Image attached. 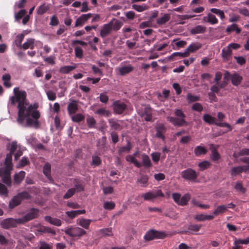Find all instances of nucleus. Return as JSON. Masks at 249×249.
<instances>
[{
  "label": "nucleus",
  "instance_id": "1",
  "mask_svg": "<svg viewBox=\"0 0 249 249\" xmlns=\"http://www.w3.org/2000/svg\"><path fill=\"white\" fill-rule=\"evenodd\" d=\"M26 93L22 90L18 94V109L17 122L19 125L24 127L38 128L39 126L38 119L40 114L37 109V104L30 105L27 107L25 103Z\"/></svg>",
  "mask_w": 249,
  "mask_h": 249
},
{
  "label": "nucleus",
  "instance_id": "2",
  "mask_svg": "<svg viewBox=\"0 0 249 249\" xmlns=\"http://www.w3.org/2000/svg\"><path fill=\"white\" fill-rule=\"evenodd\" d=\"M6 148L9 151V153L7 154L5 159L4 166L0 168V178H1L4 183L10 185L11 184V172L13 169L12 156L18 148L16 141L8 143Z\"/></svg>",
  "mask_w": 249,
  "mask_h": 249
},
{
  "label": "nucleus",
  "instance_id": "3",
  "mask_svg": "<svg viewBox=\"0 0 249 249\" xmlns=\"http://www.w3.org/2000/svg\"><path fill=\"white\" fill-rule=\"evenodd\" d=\"M174 114L177 118L173 116H167V120L175 126H183L188 125V123L185 120L186 115L183 111L179 108L175 110Z\"/></svg>",
  "mask_w": 249,
  "mask_h": 249
},
{
  "label": "nucleus",
  "instance_id": "4",
  "mask_svg": "<svg viewBox=\"0 0 249 249\" xmlns=\"http://www.w3.org/2000/svg\"><path fill=\"white\" fill-rule=\"evenodd\" d=\"M167 235V234L165 231L150 229L146 232L143 239L145 241H149L154 239H163Z\"/></svg>",
  "mask_w": 249,
  "mask_h": 249
},
{
  "label": "nucleus",
  "instance_id": "5",
  "mask_svg": "<svg viewBox=\"0 0 249 249\" xmlns=\"http://www.w3.org/2000/svg\"><path fill=\"white\" fill-rule=\"evenodd\" d=\"M199 173L191 168H188L181 172V177L184 179L191 182H196Z\"/></svg>",
  "mask_w": 249,
  "mask_h": 249
},
{
  "label": "nucleus",
  "instance_id": "6",
  "mask_svg": "<svg viewBox=\"0 0 249 249\" xmlns=\"http://www.w3.org/2000/svg\"><path fill=\"white\" fill-rule=\"evenodd\" d=\"M242 79V77L236 72L231 74L228 71H226L224 74V79L226 81V84L231 80L233 85L238 86L241 84Z\"/></svg>",
  "mask_w": 249,
  "mask_h": 249
},
{
  "label": "nucleus",
  "instance_id": "7",
  "mask_svg": "<svg viewBox=\"0 0 249 249\" xmlns=\"http://www.w3.org/2000/svg\"><path fill=\"white\" fill-rule=\"evenodd\" d=\"M39 213V210L36 208H31L29 211L22 217L19 218L18 221L21 224L30 221L37 217Z\"/></svg>",
  "mask_w": 249,
  "mask_h": 249
},
{
  "label": "nucleus",
  "instance_id": "8",
  "mask_svg": "<svg viewBox=\"0 0 249 249\" xmlns=\"http://www.w3.org/2000/svg\"><path fill=\"white\" fill-rule=\"evenodd\" d=\"M65 233L72 237H80L87 233L86 231L83 229L77 227H71L66 229Z\"/></svg>",
  "mask_w": 249,
  "mask_h": 249
},
{
  "label": "nucleus",
  "instance_id": "9",
  "mask_svg": "<svg viewBox=\"0 0 249 249\" xmlns=\"http://www.w3.org/2000/svg\"><path fill=\"white\" fill-rule=\"evenodd\" d=\"M18 220H19V218H7L2 220L0 222V226L3 229L16 228L18 224H21Z\"/></svg>",
  "mask_w": 249,
  "mask_h": 249
},
{
  "label": "nucleus",
  "instance_id": "10",
  "mask_svg": "<svg viewBox=\"0 0 249 249\" xmlns=\"http://www.w3.org/2000/svg\"><path fill=\"white\" fill-rule=\"evenodd\" d=\"M114 112L118 114H122L126 109V105L123 102L116 101L113 103Z\"/></svg>",
  "mask_w": 249,
  "mask_h": 249
},
{
  "label": "nucleus",
  "instance_id": "11",
  "mask_svg": "<svg viewBox=\"0 0 249 249\" xmlns=\"http://www.w3.org/2000/svg\"><path fill=\"white\" fill-rule=\"evenodd\" d=\"M70 103L67 107L69 114L75 113L78 110V101L71 98L69 99Z\"/></svg>",
  "mask_w": 249,
  "mask_h": 249
},
{
  "label": "nucleus",
  "instance_id": "12",
  "mask_svg": "<svg viewBox=\"0 0 249 249\" xmlns=\"http://www.w3.org/2000/svg\"><path fill=\"white\" fill-rule=\"evenodd\" d=\"M201 225L190 224L188 225L187 229L182 231L183 233H189L192 234H196V232L199 231L201 228Z\"/></svg>",
  "mask_w": 249,
  "mask_h": 249
},
{
  "label": "nucleus",
  "instance_id": "13",
  "mask_svg": "<svg viewBox=\"0 0 249 249\" xmlns=\"http://www.w3.org/2000/svg\"><path fill=\"white\" fill-rule=\"evenodd\" d=\"M51 164L47 162L46 163L43 167V172L46 177L48 178L49 181L51 183L53 182V179L51 177Z\"/></svg>",
  "mask_w": 249,
  "mask_h": 249
},
{
  "label": "nucleus",
  "instance_id": "14",
  "mask_svg": "<svg viewBox=\"0 0 249 249\" xmlns=\"http://www.w3.org/2000/svg\"><path fill=\"white\" fill-rule=\"evenodd\" d=\"M108 24L110 25L112 30L115 31L119 30L122 26L121 21L115 18H112L108 22Z\"/></svg>",
  "mask_w": 249,
  "mask_h": 249
},
{
  "label": "nucleus",
  "instance_id": "15",
  "mask_svg": "<svg viewBox=\"0 0 249 249\" xmlns=\"http://www.w3.org/2000/svg\"><path fill=\"white\" fill-rule=\"evenodd\" d=\"M112 29L108 23L103 25V27L101 29L100 36L104 38L110 34L112 31Z\"/></svg>",
  "mask_w": 249,
  "mask_h": 249
},
{
  "label": "nucleus",
  "instance_id": "16",
  "mask_svg": "<svg viewBox=\"0 0 249 249\" xmlns=\"http://www.w3.org/2000/svg\"><path fill=\"white\" fill-rule=\"evenodd\" d=\"M162 16L158 18L156 20V23L159 26L165 24L170 19V15L167 13H161Z\"/></svg>",
  "mask_w": 249,
  "mask_h": 249
},
{
  "label": "nucleus",
  "instance_id": "17",
  "mask_svg": "<svg viewBox=\"0 0 249 249\" xmlns=\"http://www.w3.org/2000/svg\"><path fill=\"white\" fill-rule=\"evenodd\" d=\"M44 219L46 222L57 227L61 226L62 224L61 220L58 218L52 217L51 216H46Z\"/></svg>",
  "mask_w": 249,
  "mask_h": 249
},
{
  "label": "nucleus",
  "instance_id": "18",
  "mask_svg": "<svg viewBox=\"0 0 249 249\" xmlns=\"http://www.w3.org/2000/svg\"><path fill=\"white\" fill-rule=\"evenodd\" d=\"M133 70V67L130 65L124 66H121L117 68L119 74L121 75H124L130 72Z\"/></svg>",
  "mask_w": 249,
  "mask_h": 249
},
{
  "label": "nucleus",
  "instance_id": "19",
  "mask_svg": "<svg viewBox=\"0 0 249 249\" xmlns=\"http://www.w3.org/2000/svg\"><path fill=\"white\" fill-rule=\"evenodd\" d=\"M109 125L112 129L115 130H120L122 129V126L119 123V121L117 120L114 119H109L108 120Z\"/></svg>",
  "mask_w": 249,
  "mask_h": 249
},
{
  "label": "nucleus",
  "instance_id": "20",
  "mask_svg": "<svg viewBox=\"0 0 249 249\" xmlns=\"http://www.w3.org/2000/svg\"><path fill=\"white\" fill-rule=\"evenodd\" d=\"M50 8V4L42 3L36 9V13L39 15H42L47 12Z\"/></svg>",
  "mask_w": 249,
  "mask_h": 249
},
{
  "label": "nucleus",
  "instance_id": "21",
  "mask_svg": "<svg viewBox=\"0 0 249 249\" xmlns=\"http://www.w3.org/2000/svg\"><path fill=\"white\" fill-rule=\"evenodd\" d=\"M142 166L145 168H149L152 166V163L149 156L143 153L142 155Z\"/></svg>",
  "mask_w": 249,
  "mask_h": 249
},
{
  "label": "nucleus",
  "instance_id": "22",
  "mask_svg": "<svg viewBox=\"0 0 249 249\" xmlns=\"http://www.w3.org/2000/svg\"><path fill=\"white\" fill-rule=\"evenodd\" d=\"M213 218V215L204 214L202 213L196 214L194 216V219L198 221H202L208 220H212Z\"/></svg>",
  "mask_w": 249,
  "mask_h": 249
},
{
  "label": "nucleus",
  "instance_id": "23",
  "mask_svg": "<svg viewBox=\"0 0 249 249\" xmlns=\"http://www.w3.org/2000/svg\"><path fill=\"white\" fill-rule=\"evenodd\" d=\"M232 51L230 48L227 46L226 48H224L222 50L221 56L224 60H228L231 56Z\"/></svg>",
  "mask_w": 249,
  "mask_h": 249
},
{
  "label": "nucleus",
  "instance_id": "24",
  "mask_svg": "<svg viewBox=\"0 0 249 249\" xmlns=\"http://www.w3.org/2000/svg\"><path fill=\"white\" fill-rule=\"evenodd\" d=\"M201 47V44L198 42L192 43L186 49L187 53H194Z\"/></svg>",
  "mask_w": 249,
  "mask_h": 249
},
{
  "label": "nucleus",
  "instance_id": "25",
  "mask_svg": "<svg viewBox=\"0 0 249 249\" xmlns=\"http://www.w3.org/2000/svg\"><path fill=\"white\" fill-rule=\"evenodd\" d=\"M233 188L237 192L242 194H244L247 191L246 188L244 187L242 182L240 181L235 182Z\"/></svg>",
  "mask_w": 249,
  "mask_h": 249
},
{
  "label": "nucleus",
  "instance_id": "26",
  "mask_svg": "<svg viewBox=\"0 0 249 249\" xmlns=\"http://www.w3.org/2000/svg\"><path fill=\"white\" fill-rule=\"evenodd\" d=\"M93 221V220L80 218L77 220V224L84 229H89L90 224L91 222Z\"/></svg>",
  "mask_w": 249,
  "mask_h": 249
},
{
  "label": "nucleus",
  "instance_id": "27",
  "mask_svg": "<svg viewBox=\"0 0 249 249\" xmlns=\"http://www.w3.org/2000/svg\"><path fill=\"white\" fill-rule=\"evenodd\" d=\"M21 202V201L16 195L14 196L10 200L9 203V207L10 209H12L15 207L19 205Z\"/></svg>",
  "mask_w": 249,
  "mask_h": 249
},
{
  "label": "nucleus",
  "instance_id": "28",
  "mask_svg": "<svg viewBox=\"0 0 249 249\" xmlns=\"http://www.w3.org/2000/svg\"><path fill=\"white\" fill-rule=\"evenodd\" d=\"M206 28L202 25H197L193 28L190 33L193 35H196L198 34H203L205 32Z\"/></svg>",
  "mask_w": 249,
  "mask_h": 249
},
{
  "label": "nucleus",
  "instance_id": "29",
  "mask_svg": "<svg viewBox=\"0 0 249 249\" xmlns=\"http://www.w3.org/2000/svg\"><path fill=\"white\" fill-rule=\"evenodd\" d=\"M35 39L30 38L27 39L26 41L22 45V48L24 50H26L29 48L33 49L34 48L35 45Z\"/></svg>",
  "mask_w": 249,
  "mask_h": 249
},
{
  "label": "nucleus",
  "instance_id": "30",
  "mask_svg": "<svg viewBox=\"0 0 249 249\" xmlns=\"http://www.w3.org/2000/svg\"><path fill=\"white\" fill-rule=\"evenodd\" d=\"M76 68L75 64L72 66H65L60 68L59 72L62 74H67L70 71H72Z\"/></svg>",
  "mask_w": 249,
  "mask_h": 249
},
{
  "label": "nucleus",
  "instance_id": "31",
  "mask_svg": "<svg viewBox=\"0 0 249 249\" xmlns=\"http://www.w3.org/2000/svg\"><path fill=\"white\" fill-rule=\"evenodd\" d=\"M125 160L127 161L130 162L131 163H132L134 164V165L137 167V168H141L142 166V163L138 161L135 157H134V156H132L131 155H127L125 157Z\"/></svg>",
  "mask_w": 249,
  "mask_h": 249
},
{
  "label": "nucleus",
  "instance_id": "32",
  "mask_svg": "<svg viewBox=\"0 0 249 249\" xmlns=\"http://www.w3.org/2000/svg\"><path fill=\"white\" fill-rule=\"evenodd\" d=\"M245 166H238L233 167L231 170V175L232 177L236 176L242 173L244 170Z\"/></svg>",
  "mask_w": 249,
  "mask_h": 249
},
{
  "label": "nucleus",
  "instance_id": "33",
  "mask_svg": "<svg viewBox=\"0 0 249 249\" xmlns=\"http://www.w3.org/2000/svg\"><path fill=\"white\" fill-rule=\"evenodd\" d=\"M24 35L23 34H19L16 36L15 39L13 44L19 48H22L21 42L24 38Z\"/></svg>",
  "mask_w": 249,
  "mask_h": 249
},
{
  "label": "nucleus",
  "instance_id": "34",
  "mask_svg": "<svg viewBox=\"0 0 249 249\" xmlns=\"http://www.w3.org/2000/svg\"><path fill=\"white\" fill-rule=\"evenodd\" d=\"M207 152V149L204 147L200 145L196 146L194 149V153L196 156H199L201 155H204Z\"/></svg>",
  "mask_w": 249,
  "mask_h": 249
},
{
  "label": "nucleus",
  "instance_id": "35",
  "mask_svg": "<svg viewBox=\"0 0 249 249\" xmlns=\"http://www.w3.org/2000/svg\"><path fill=\"white\" fill-rule=\"evenodd\" d=\"M227 210V207L226 205H222L218 206L215 210L213 212V214L212 215H213V217L214 216L218 215L220 214H222L225 212Z\"/></svg>",
  "mask_w": 249,
  "mask_h": 249
},
{
  "label": "nucleus",
  "instance_id": "36",
  "mask_svg": "<svg viewBox=\"0 0 249 249\" xmlns=\"http://www.w3.org/2000/svg\"><path fill=\"white\" fill-rule=\"evenodd\" d=\"M203 119L205 122L209 124H213L216 125V123H217V122H216L215 121L216 119L214 117L208 114H204V115L203 116Z\"/></svg>",
  "mask_w": 249,
  "mask_h": 249
},
{
  "label": "nucleus",
  "instance_id": "37",
  "mask_svg": "<svg viewBox=\"0 0 249 249\" xmlns=\"http://www.w3.org/2000/svg\"><path fill=\"white\" fill-rule=\"evenodd\" d=\"M149 178L146 175H142L139 178H138L137 181L141 184L142 187H146L148 185V181Z\"/></svg>",
  "mask_w": 249,
  "mask_h": 249
},
{
  "label": "nucleus",
  "instance_id": "38",
  "mask_svg": "<svg viewBox=\"0 0 249 249\" xmlns=\"http://www.w3.org/2000/svg\"><path fill=\"white\" fill-rule=\"evenodd\" d=\"M132 8L138 12H142L149 8V6L145 3L142 5L133 4Z\"/></svg>",
  "mask_w": 249,
  "mask_h": 249
},
{
  "label": "nucleus",
  "instance_id": "39",
  "mask_svg": "<svg viewBox=\"0 0 249 249\" xmlns=\"http://www.w3.org/2000/svg\"><path fill=\"white\" fill-rule=\"evenodd\" d=\"M25 176V172L20 171L18 173L16 174L14 176L15 181L18 184L20 183L23 179Z\"/></svg>",
  "mask_w": 249,
  "mask_h": 249
},
{
  "label": "nucleus",
  "instance_id": "40",
  "mask_svg": "<svg viewBox=\"0 0 249 249\" xmlns=\"http://www.w3.org/2000/svg\"><path fill=\"white\" fill-rule=\"evenodd\" d=\"M131 149V145L130 142H127L125 146H122L119 148L118 153L119 155H121L124 152H128Z\"/></svg>",
  "mask_w": 249,
  "mask_h": 249
},
{
  "label": "nucleus",
  "instance_id": "41",
  "mask_svg": "<svg viewBox=\"0 0 249 249\" xmlns=\"http://www.w3.org/2000/svg\"><path fill=\"white\" fill-rule=\"evenodd\" d=\"M16 196L19 198V199H20L21 201L24 199H30L31 197L30 194L26 191L20 192L18 193Z\"/></svg>",
  "mask_w": 249,
  "mask_h": 249
},
{
  "label": "nucleus",
  "instance_id": "42",
  "mask_svg": "<svg viewBox=\"0 0 249 249\" xmlns=\"http://www.w3.org/2000/svg\"><path fill=\"white\" fill-rule=\"evenodd\" d=\"M186 100L189 103L198 101L200 100V97L198 95H194L188 93L186 96Z\"/></svg>",
  "mask_w": 249,
  "mask_h": 249
},
{
  "label": "nucleus",
  "instance_id": "43",
  "mask_svg": "<svg viewBox=\"0 0 249 249\" xmlns=\"http://www.w3.org/2000/svg\"><path fill=\"white\" fill-rule=\"evenodd\" d=\"M233 31H235L236 34H239L241 32V29L238 27L236 24L233 23L227 27L226 32L227 33H231Z\"/></svg>",
  "mask_w": 249,
  "mask_h": 249
},
{
  "label": "nucleus",
  "instance_id": "44",
  "mask_svg": "<svg viewBox=\"0 0 249 249\" xmlns=\"http://www.w3.org/2000/svg\"><path fill=\"white\" fill-rule=\"evenodd\" d=\"M86 122L89 128H91L96 127V121L93 117L88 116L87 118Z\"/></svg>",
  "mask_w": 249,
  "mask_h": 249
},
{
  "label": "nucleus",
  "instance_id": "45",
  "mask_svg": "<svg viewBox=\"0 0 249 249\" xmlns=\"http://www.w3.org/2000/svg\"><path fill=\"white\" fill-rule=\"evenodd\" d=\"M190 199V195L189 194L187 193L181 197L179 201V205L185 206L187 203Z\"/></svg>",
  "mask_w": 249,
  "mask_h": 249
},
{
  "label": "nucleus",
  "instance_id": "46",
  "mask_svg": "<svg viewBox=\"0 0 249 249\" xmlns=\"http://www.w3.org/2000/svg\"><path fill=\"white\" fill-rule=\"evenodd\" d=\"M151 191L152 194V197L153 199L158 197H163L164 196V194L160 189H156Z\"/></svg>",
  "mask_w": 249,
  "mask_h": 249
},
{
  "label": "nucleus",
  "instance_id": "47",
  "mask_svg": "<svg viewBox=\"0 0 249 249\" xmlns=\"http://www.w3.org/2000/svg\"><path fill=\"white\" fill-rule=\"evenodd\" d=\"M210 158L213 162H217L218 160L220 158V155L216 149H213L212 150Z\"/></svg>",
  "mask_w": 249,
  "mask_h": 249
},
{
  "label": "nucleus",
  "instance_id": "48",
  "mask_svg": "<svg viewBox=\"0 0 249 249\" xmlns=\"http://www.w3.org/2000/svg\"><path fill=\"white\" fill-rule=\"evenodd\" d=\"M207 21L212 25L216 24L218 23V20L215 16L210 13L208 14Z\"/></svg>",
  "mask_w": 249,
  "mask_h": 249
},
{
  "label": "nucleus",
  "instance_id": "49",
  "mask_svg": "<svg viewBox=\"0 0 249 249\" xmlns=\"http://www.w3.org/2000/svg\"><path fill=\"white\" fill-rule=\"evenodd\" d=\"M85 119V117L81 113H77L71 116V120L73 122L79 123Z\"/></svg>",
  "mask_w": 249,
  "mask_h": 249
},
{
  "label": "nucleus",
  "instance_id": "50",
  "mask_svg": "<svg viewBox=\"0 0 249 249\" xmlns=\"http://www.w3.org/2000/svg\"><path fill=\"white\" fill-rule=\"evenodd\" d=\"M191 203L195 206H198L203 209H208L210 207L209 205L202 204L199 202L196 201L195 199H193L192 200Z\"/></svg>",
  "mask_w": 249,
  "mask_h": 249
},
{
  "label": "nucleus",
  "instance_id": "51",
  "mask_svg": "<svg viewBox=\"0 0 249 249\" xmlns=\"http://www.w3.org/2000/svg\"><path fill=\"white\" fill-rule=\"evenodd\" d=\"M188 56V53H187L186 51V50L184 52H175V53H173L170 56H169V58L170 59H173V58L174 57H175V56H178L180 58H183V57H187Z\"/></svg>",
  "mask_w": 249,
  "mask_h": 249
},
{
  "label": "nucleus",
  "instance_id": "52",
  "mask_svg": "<svg viewBox=\"0 0 249 249\" xmlns=\"http://www.w3.org/2000/svg\"><path fill=\"white\" fill-rule=\"evenodd\" d=\"M210 10L213 13L218 16L221 19H223L225 18V15L223 11L215 8H213L211 9Z\"/></svg>",
  "mask_w": 249,
  "mask_h": 249
},
{
  "label": "nucleus",
  "instance_id": "53",
  "mask_svg": "<svg viewBox=\"0 0 249 249\" xmlns=\"http://www.w3.org/2000/svg\"><path fill=\"white\" fill-rule=\"evenodd\" d=\"M95 113L104 116L105 117H108L110 115V113L109 111L104 108H100L98 109Z\"/></svg>",
  "mask_w": 249,
  "mask_h": 249
},
{
  "label": "nucleus",
  "instance_id": "54",
  "mask_svg": "<svg viewBox=\"0 0 249 249\" xmlns=\"http://www.w3.org/2000/svg\"><path fill=\"white\" fill-rule=\"evenodd\" d=\"M211 165L210 162L208 160H204L201 162H199L198 166L200 171H203L208 168Z\"/></svg>",
  "mask_w": 249,
  "mask_h": 249
},
{
  "label": "nucleus",
  "instance_id": "55",
  "mask_svg": "<svg viewBox=\"0 0 249 249\" xmlns=\"http://www.w3.org/2000/svg\"><path fill=\"white\" fill-rule=\"evenodd\" d=\"M76 192V190L74 188L69 189L63 196L64 199H68L72 196Z\"/></svg>",
  "mask_w": 249,
  "mask_h": 249
},
{
  "label": "nucleus",
  "instance_id": "56",
  "mask_svg": "<svg viewBox=\"0 0 249 249\" xmlns=\"http://www.w3.org/2000/svg\"><path fill=\"white\" fill-rule=\"evenodd\" d=\"M99 232L105 236H110L112 235V228H111L100 229Z\"/></svg>",
  "mask_w": 249,
  "mask_h": 249
},
{
  "label": "nucleus",
  "instance_id": "57",
  "mask_svg": "<svg viewBox=\"0 0 249 249\" xmlns=\"http://www.w3.org/2000/svg\"><path fill=\"white\" fill-rule=\"evenodd\" d=\"M92 160L91 163V165L94 167H96L99 166L101 164V160L99 157L97 156H92Z\"/></svg>",
  "mask_w": 249,
  "mask_h": 249
},
{
  "label": "nucleus",
  "instance_id": "58",
  "mask_svg": "<svg viewBox=\"0 0 249 249\" xmlns=\"http://www.w3.org/2000/svg\"><path fill=\"white\" fill-rule=\"evenodd\" d=\"M191 109L193 111L201 112L203 110V107L201 104L196 103L192 105Z\"/></svg>",
  "mask_w": 249,
  "mask_h": 249
},
{
  "label": "nucleus",
  "instance_id": "59",
  "mask_svg": "<svg viewBox=\"0 0 249 249\" xmlns=\"http://www.w3.org/2000/svg\"><path fill=\"white\" fill-rule=\"evenodd\" d=\"M26 13L25 9H21L18 12L15 14V19L16 21H18L23 17Z\"/></svg>",
  "mask_w": 249,
  "mask_h": 249
},
{
  "label": "nucleus",
  "instance_id": "60",
  "mask_svg": "<svg viewBox=\"0 0 249 249\" xmlns=\"http://www.w3.org/2000/svg\"><path fill=\"white\" fill-rule=\"evenodd\" d=\"M115 204L112 201H106L104 202L103 207L105 209L111 210L114 209Z\"/></svg>",
  "mask_w": 249,
  "mask_h": 249
},
{
  "label": "nucleus",
  "instance_id": "61",
  "mask_svg": "<svg viewBox=\"0 0 249 249\" xmlns=\"http://www.w3.org/2000/svg\"><path fill=\"white\" fill-rule=\"evenodd\" d=\"M74 53L75 57L79 58H81L83 56V52L82 49L80 47H76L74 48Z\"/></svg>",
  "mask_w": 249,
  "mask_h": 249
},
{
  "label": "nucleus",
  "instance_id": "62",
  "mask_svg": "<svg viewBox=\"0 0 249 249\" xmlns=\"http://www.w3.org/2000/svg\"><path fill=\"white\" fill-rule=\"evenodd\" d=\"M74 182L75 183L74 188L75 189L76 191L80 192L84 190V186L82 184H79L78 183V179H74Z\"/></svg>",
  "mask_w": 249,
  "mask_h": 249
},
{
  "label": "nucleus",
  "instance_id": "63",
  "mask_svg": "<svg viewBox=\"0 0 249 249\" xmlns=\"http://www.w3.org/2000/svg\"><path fill=\"white\" fill-rule=\"evenodd\" d=\"M26 140L28 144H33L36 142V138L34 134H30L26 137Z\"/></svg>",
  "mask_w": 249,
  "mask_h": 249
},
{
  "label": "nucleus",
  "instance_id": "64",
  "mask_svg": "<svg viewBox=\"0 0 249 249\" xmlns=\"http://www.w3.org/2000/svg\"><path fill=\"white\" fill-rule=\"evenodd\" d=\"M39 249H52V246L45 241H40Z\"/></svg>",
  "mask_w": 249,
  "mask_h": 249
}]
</instances>
